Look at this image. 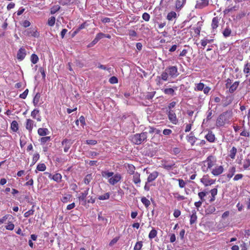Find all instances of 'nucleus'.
Listing matches in <instances>:
<instances>
[{
  "mask_svg": "<svg viewBox=\"0 0 250 250\" xmlns=\"http://www.w3.org/2000/svg\"><path fill=\"white\" fill-rule=\"evenodd\" d=\"M147 132H143L141 133H136L132 136L131 142L135 145H139L146 141Z\"/></svg>",
  "mask_w": 250,
  "mask_h": 250,
  "instance_id": "obj_1",
  "label": "nucleus"
},
{
  "mask_svg": "<svg viewBox=\"0 0 250 250\" xmlns=\"http://www.w3.org/2000/svg\"><path fill=\"white\" fill-rule=\"evenodd\" d=\"M142 18L146 21H149L150 19V15L147 13H144L142 15Z\"/></svg>",
  "mask_w": 250,
  "mask_h": 250,
  "instance_id": "obj_55",
  "label": "nucleus"
},
{
  "mask_svg": "<svg viewBox=\"0 0 250 250\" xmlns=\"http://www.w3.org/2000/svg\"><path fill=\"white\" fill-rule=\"evenodd\" d=\"M237 153V148L235 146H233L229 151V156L232 159L235 158Z\"/></svg>",
  "mask_w": 250,
  "mask_h": 250,
  "instance_id": "obj_28",
  "label": "nucleus"
},
{
  "mask_svg": "<svg viewBox=\"0 0 250 250\" xmlns=\"http://www.w3.org/2000/svg\"><path fill=\"white\" fill-rule=\"evenodd\" d=\"M51 140L50 136H45L42 137L40 141L41 144H44L47 142L50 141Z\"/></svg>",
  "mask_w": 250,
  "mask_h": 250,
  "instance_id": "obj_42",
  "label": "nucleus"
},
{
  "mask_svg": "<svg viewBox=\"0 0 250 250\" xmlns=\"http://www.w3.org/2000/svg\"><path fill=\"white\" fill-rule=\"evenodd\" d=\"M192 214L191 215H190V225H192L193 224L195 223L197 220V215L196 214L195 210H193L192 211Z\"/></svg>",
  "mask_w": 250,
  "mask_h": 250,
  "instance_id": "obj_21",
  "label": "nucleus"
},
{
  "mask_svg": "<svg viewBox=\"0 0 250 250\" xmlns=\"http://www.w3.org/2000/svg\"><path fill=\"white\" fill-rule=\"evenodd\" d=\"M157 232L156 229H153L149 232L148 237L151 239L155 238L157 235Z\"/></svg>",
  "mask_w": 250,
  "mask_h": 250,
  "instance_id": "obj_40",
  "label": "nucleus"
},
{
  "mask_svg": "<svg viewBox=\"0 0 250 250\" xmlns=\"http://www.w3.org/2000/svg\"><path fill=\"white\" fill-rule=\"evenodd\" d=\"M187 141L190 143L191 146H193L197 140V138H196L192 132H191L189 135L187 136Z\"/></svg>",
  "mask_w": 250,
  "mask_h": 250,
  "instance_id": "obj_16",
  "label": "nucleus"
},
{
  "mask_svg": "<svg viewBox=\"0 0 250 250\" xmlns=\"http://www.w3.org/2000/svg\"><path fill=\"white\" fill-rule=\"evenodd\" d=\"M168 74L166 70V69H165V71L163 72L160 76H157L156 78V81L159 82V83H160V80H162L164 81H167L168 80Z\"/></svg>",
  "mask_w": 250,
  "mask_h": 250,
  "instance_id": "obj_8",
  "label": "nucleus"
},
{
  "mask_svg": "<svg viewBox=\"0 0 250 250\" xmlns=\"http://www.w3.org/2000/svg\"><path fill=\"white\" fill-rule=\"evenodd\" d=\"M229 112L225 111L221 114L216 120V126L217 127L224 126L225 124L229 122L230 117L229 116Z\"/></svg>",
  "mask_w": 250,
  "mask_h": 250,
  "instance_id": "obj_2",
  "label": "nucleus"
},
{
  "mask_svg": "<svg viewBox=\"0 0 250 250\" xmlns=\"http://www.w3.org/2000/svg\"><path fill=\"white\" fill-rule=\"evenodd\" d=\"M200 181L205 187H207L215 183V180L209 179V176L207 174L204 175L202 178L200 179Z\"/></svg>",
  "mask_w": 250,
  "mask_h": 250,
  "instance_id": "obj_5",
  "label": "nucleus"
},
{
  "mask_svg": "<svg viewBox=\"0 0 250 250\" xmlns=\"http://www.w3.org/2000/svg\"><path fill=\"white\" fill-rule=\"evenodd\" d=\"M33 121L31 119H27L26 128L29 130L30 132H31L33 128Z\"/></svg>",
  "mask_w": 250,
  "mask_h": 250,
  "instance_id": "obj_24",
  "label": "nucleus"
},
{
  "mask_svg": "<svg viewBox=\"0 0 250 250\" xmlns=\"http://www.w3.org/2000/svg\"><path fill=\"white\" fill-rule=\"evenodd\" d=\"M208 5V0H201L197 1L195 8L198 9H202Z\"/></svg>",
  "mask_w": 250,
  "mask_h": 250,
  "instance_id": "obj_10",
  "label": "nucleus"
},
{
  "mask_svg": "<svg viewBox=\"0 0 250 250\" xmlns=\"http://www.w3.org/2000/svg\"><path fill=\"white\" fill-rule=\"evenodd\" d=\"M250 166V159H246L243 162V168L245 169H247Z\"/></svg>",
  "mask_w": 250,
  "mask_h": 250,
  "instance_id": "obj_45",
  "label": "nucleus"
},
{
  "mask_svg": "<svg viewBox=\"0 0 250 250\" xmlns=\"http://www.w3.org/2000/svg\"><path fill=\"white\" fill-rule=\"evenodd\" d=\"M229 173L227 174V177L229 178H231L234 174V173L235 172V167H233L231 168H230L229 170Z\"/></svg>",
  "mask_w": 250,
  "mask_h": 250,
  "instance_id": "obj_49",
  "label": "nucleus"
},
{
  "mask_svg": "<svg viewBox=\"0 0 250 250\" xmlns=\"http://www.w3.org/2000/svg\"><path fill=\"white\" fill-rule=\"evenodd\" d=\"M101 175L103 177H105L108 178L109 177H111L114 175V172H109L108 171H102L101 172Z\"/></svg>",
  "mask_w": 250,
  "mask_h": 250,
  "instance_id": "obj_26",
  "label": "nucleus"
},
{
  "mask_svg": "<svg viewBox=\"0 0 250 250\" xmlns=\"http://www.w3.org/2000/svg\"><path fill=\"white\" fill-rule=\"evenodd\" d=\"M168 117L169 120L173 124H176L177 122V119L176 114L173 110H170L168 113Z\"/></svg>",
  "mask_w": 250,
  "mask_h": 250,
  "instance_id": "obj_9",
  "label": "nucleus"
},
{
  "mask_svg": "<svg viewBox=\"0 0 250 250\" xmlns=\"http://www.w3.org/2000/svg\"><path fill=\"white\" fill-rule=\"evenodd\" d=\"M104 36H105V34L100 32L97 34L95 38H96L98 41H100L101 39L104 38Z\"/></svg>",
  "mask_w": 250,
  "mask_h": 250,
  "instance_id": "obj_61",
  "label": "nucleus"
},
{
  "mask_svg": "<svg viewBox=\"0 0 250 250\" xmlns=\"http://www.w3.org/2000/svg\"><path fill=\"white\" fill-rule=\"evenodd\" d=\"M175 165V164L173 162L170 164H168L167 162H165L162 164V167L167 170H170L172 169L173 167H176Z\"/></svg>",
  "mask_w": 250,
  "mask_h": 250,
  "instance_id": "obj_13",
  "label": "nucleus"
},
{
  "mask_svg": "<svg viewBox=\"0 0 250 250\" xmlns=\"http://www.w3.org/2000/svg\"><path fill=\"white\" fill-rule=\"evenodd\" d=\"M24 34L27 36H32L35 38H38L40 36V33L35 30L34 28L30 27L26 29L24 32Z\"/></svg>",
  "mask_w": 250,
  "mask_h": 250,
  "instance_id": "obj_4",
  "label": "nucleus"
},
{
  "mask_svg": "<svg viewBox=\"0 0 250 250\" xmlns=\"http://www.w3.org/2000/svg\"><path fill=\"white\" fill-rule=\"evenodd\" d=\"M208 193V192L202 191L199 192L198 195L201 200L203 202L205 201L204 197L206 196Z\"/></svg>",
  "mask_w": 250,
  "mask_h": 250,
  "instance_id": "obj_48",
  "label": "nucleus"
},
{
  "mask_svg": "<svg viewBox=\"0 0 250 250\" xmlns=\"http://www.w3.org/2000/svg\"><path fill=\"white\" fill-rule=\"evenodd\" d=\"M39 61L38 56L35 54H32L31 56V61L33 64H36Z\"/></svg>",
  "mask_w": 250,
  "mask_h": 250,
  "instance_id": "obj_39",
  "label": "nucleus"
},
{
  "mask_svg": "<svg viewBox=\"0 0 250 250\" xmlns=\"http://www.w3.org/2000/svg\"><path fill=\"white\" fill-rule=\"evenodd\" d=\"M48 178L51 179H53L56 182H60L61 181L62 176L60 173H56L55 174L52 175L51 174H49Z\"/></svg>",
  "mask_w": 250,
  "mask_h": 250,
  "instance_id": "obj_11",
  "label": "nucleus"
},
{
  "mask_svg": "<svg viewBox=\"0 0 250 250\" xmlns=\"http://www.w3.org/2000/svg\"><path fill=\"white\" fill-rule=\"evenodd\" d=\"M224 170L223 167L220 166L218 167H216L212 169L211 173L214 176H218L223 173Z\"/></svg>",
  "mask_w": 250,
  "mask_h": 250,
  "instance_id": "obj_12",
  "label": "nucleus"
},
{
  "mask_svg": "<svg viewBox=\"0 0 250 250\" xmlns=\"http://www.w3.org/2000/svg\"><path fill=\"white\" fill-rule=\"evenodd\" d=\"M177 181L179 182V186L181 188H183L185 187L186 183L185 182L181 179H177Z\"/></svg>",
  "mask_w": 250,
  "mask_h": 250,
  "instance_id": "obj_58",
  "label": "nucleus"
},
{
  "mask_svg": "<svg viewBox=\"0 0 250 250\" xmlns=\"http://www.w3.org/2000/svg\"><path fill=\"white\" fill-rule=\"evenodd\" d=\"M86 144L89 145H95L97 144V141L95 140H87Z\"/></svg>",
  "mask_w": 250,
  "mask_h": 250,
  "instance_id": "obj_60",
  "label": "nucleus"
},
{
  "mask_svg": "<svg viewBox=\"0 0 250 250\" xmlns=\"http://www.w3.org/2000/svg\"><path fill=\"white\" fill-rule=\"evenodd\" d=\"M110 195L109 192H106L104 195L99 196L98 198L100 200H107L109 198Z\"/></svg>",
  "mask_w": 250,
  "mask_h": 250,
  "instance_id": "obj_33",
  "label": "nucleus"
},
{
  "mask_svg": "<svg viewBox=\"0 0 250 250\" xmlns=\"http://www.w3.org/2000/svg\"><path fill=\"white\" fill-rule=\"evenodd\" d=\"M75 0H60L58 2L60 4L65 6L70 5L74 2Z\"/></svg>",
  "mask_w": 250,
  "mask_h": 250,
  "instance_id": "obj_19",
  "label": "nucleus"
},
{
  "mask_svg": "<svg viewBox=\"0 0 250 250\" xmlns=\"http://www.w3.org/2000/svg\"><path fill=\"white\" fill-rule=\"evenodd\" d=\"M217 188H214L210 190V193L211 194V196H215V195L217 194Z\"/></svg>",
  "mask_w": 250,
  "mask_h": 250,
  "instance_id": "obj_64",
  "label": "nucleus"
},
{
  "mask_svg": "<svg viewBox=\"0 0 250 250\" xmlns=\"http://www.w3.org/2000/svg\"><path fill=\"white\" fill-rule=\"evenodd\" d=\"M231 33V29L229 27H227L224 30L223 34V36L226 38L229 37Z\"/></svg>",
  "mask_w": 250,
  "mask_h": 250,
  "instance_id": "obj_36",
  "label": "nucleus"
},
{
  "mask_svg": "<svg viewBox=\"0 0 250 250\" xmlns=\"http://www.w3.org/2000/svg\"><path fill=\"white\" fill-rule=\"evenodd\" d=\"M165 94L173 96L175 94L174 89L172 88H166L164 90Z\"/></svg>",
  "mask_w": 250,
  "mask_h": 250,
  "instance_id": "obj_30",
  "label": "nucleus"
},
{
  "mask_svg": "<svg viewBox=\"0 0 250 250\" xmlns=\"http://www.w3.org/2000/svg\"><path fill=\"white\" fill-rule=\"evenodd\" d=\"M141 202L146 208H147L150 205V201L145 197H143L141 198Z\"/></svg>",
  "mask_w": 250,
  "mask_h": 250,
  "instance_id": "obj_37",
  "label": "nucleus"
},
{
  "mask_svg": "<svg viewBox=\"0 0 250 250\" xmlns=\"http://www.w3.org/2000/svg\"><path fill=\"white\" fill-rule=\"evenodd\" d=\"M5 228L7 230H12L14 228V225L12 223L9 222L8 224L5 226Z\"/></svg>",
  "mask_w": 250,
  "mask_h": 250,
  "instance_id": "obj_59",
  "label": "nucleus"
},
{
  "mask_svg": "<svg viewBox=\"0 0 250 250\" xmlns=\"http://www.w3.org/2000/svg\"><path fill=\"white\" fill-rule=\"evenodd\" d=\"M212 158V156H209L207 159V161L208 162V168H207V169L208 168H210L213 166V162H212V161L211 160V158Z\"/></svg>",
  "mask_w": 250,
  "mask_h": 250,
  "instance_id": "obj_43",
  "label": "nucleus"
},
{
  "mask_svg": "<svg viewBox=\"0 0 250 250\" xmlns=\"http://www.w3.org/2000/svg\"><path fill=\"white\" fill-rule=\"evenodd\" d=\"M243 72L245 74L250 73V63L247 62L244 66Z\"/></svg>",
  "mask_w": 250,
  "mask_h": 250,
  "instance_id": "obj_46",
  "label": "nucleus"
},
{
  "mask_svg": "<svg viewBox=\"0 0 250 250\" xmlns=\"http://www.w3.org/2000/svg\"><path fill=\"white\" fill-rule=\"evenodd\" d=\"M120 238V237L118 236V237H116L115 238H114L109 243V246L111 247L113 245H114L115 243H116L117 242V241L119 240Z\"/></svg>",
  "mask_w": 250,
  "mask_h": 250,
  "instance_id": "obj_54",
  "label": "nucleus"
},
{
  "mask_svg": "<svg viewBox=\"0 0 250 250\" xmlns=\"http://www.w3.org/2000/svg\"><path fill=\"white\" fill-rule=\"evenodd\" d=\"M166 70L169 76L173 78H176L179 74L176 66H169L166 68Z\"/></svg>",
  "mask_w": 250,
  "mask_h": 250,
  "instance_id": "obj_3",
  "label": "nucleus"
},
{
  "mask_svg": "<svg viewBox=\"0 0 250 250\" xmlns=\"http://www.w3.org/2000/svg\"><path fill=\"white\" fill-rule=\"evenodd\" d=\"M239 83V82H235L229 86V91L230 93H233L236 90L238 86Z\"/></svg>",
  "mask_w": 250,
  "mask_h": 250,
  "instance_id": "obj_25",
  "label": "nucleus"
},
{
  "mask_svg": "<svg viewBox=\"0 0 250 250\" xmlns=\"http://www.w3.org/2000/svg\"><path fill=\"white\" fill-rule=\"evenodd\" d=\"M122 178V176L120 174L116 173L114 174L108 180V182L112 185H114L117 183L119 182Z\"/></svg>",
  "mask_w": 250,
  "mask_h": 250,
  "instance_id": "obj_6",
  "label": "nucleus"
},
{
  "mask_svg": "<svg viewBox=\"0 0 250 250\" xmlns=\"http://www.w3.org/2000/svg\"><path fill=\"white\" fill-rule=\"evenodd\" d=\"M133 181L135 184H139L141 182V180L140 178V174L136 172V173L133 174Z\"/></svg>",
  "mask_w": 250,
  "mask_h": 250,
  "instance_id": "obj_20",
  "label": "nucleus"
},
{
  "mask_svg": "<svg viewBox=\"0 0 250 250\" xmlns=\"http://www.w3.org/2000/svg\"><path fill=\"white\" fill-rule=\"evenodd\" d=\"M204 86V84L203 83H200L197 84L196 87L195 88V90L198 91H201L203 89Z\"/></svg>",
  "mask_w": 250,
  "mask_h": 250,
  "instance_id": "obj_52",
  "label": "nucleus"
},
{
  "mask_svg": "<svg viewBox=\"0 0 250 250\" xmlns=\"http://www.w3.org/2000/svg\"><path fill=\"white\" fill-rule=\"evenodd\" d=\"M40 158V155L39 153H35L33 155V159H32V163L31 164L30 166H33L39 159Z\"/></svg>",
  "mask_w": 250,
  "mask_h": 250,
  "instance_id": "obj_41",
  "label": "nucleus"
},
{
  "mask_svg": "<svg viewBox=\"0 0 250 250\" xmlns=\"http://www.w3.org/2000/svg\"><path fill=\"white\" fill-rule=\"evenodd\" d=\"M219 19L217 17H214L212 21L211 27L213 29H215L218 26Z\"/></svg>",
  "mask_w": 250,
  "mask_h": 250,
  "instance_id": "obj_22",
  "label": "nucleus"
},
{
  "mask_svg": "<svg viewBox=\"0 0 250 250\" xmlns=\"http://www.w3.org/2000/svg\"><path fill=\"white\" fill-rule=\"evenodd\" d=\"M135 169V167L133 165L128 164L127 167V172L130 174H133Z\"/></svg>",
  "mask_w": 250,
  "mask_h": 250,
  "instance_id": "obj_34",
  "label": "nucleus"
},
{
  "mask_svg": "<svg viewBox=\"0 0 250 250\" xmlns=\"http://www.w3.org/2000/svg\"><path fill=\"white\" fill-rule=\"evenodd\" d=\"M61 8L60 6L59 5H55L52 6L50 9V13L52 15L55 14Z\"/></svg>",
  "mask_w": 250,
  "mask_h": 250,
  "instance_id": "obj_31",
  "label": "nucleus"
},
{
  "mask_svg": "<svg viewBox=\"0 0 250 250\" xmlns=\"http://www.w3.org/2000/svg\"><path fill=\"white\" fill-rule=\"evenodd\" d=\"M89 188H87L83 192H82L81 193L80 196L78 197V199H83L86 198L87 195L88 194V191H89Z\"/></svg>",
  "mask_w": 250,
  "mask_h": 250,
  "instance_id": "obj_38",
  "label": "nucleus"
},
{
  "mask_svg": "<svg viewBox=\"0 0 250 250\" xmlns=\"http://www.w3.org/2000/svg\"><path fill=\"white\" fill-rule=\"evenodd\" d=\"M109 82L111 84L117 83L118 82V78L115 76H112L109 78Z\"/></svg>",
  "mask_w": 250,
  "mask_h": 250,
  "instance_id": "obj_50",
  "label": "nucleus"
},
{
  "mask_svg": "<svg viewBox=\"0 0 250 250\" xmlns=\"http://www.w3.org/2000/svg\"><path fill=\"white\" fill-rule=\"evenodd\" d=\"M46 168V167L43 163L39 164L37 167V170L40 171H44Z\"/></svg>",
  "mask_w": 250,
  "mask_h": 250,
  "instance_id": "obj_35",
  "label": "nucleus"
},
{
  "mask_svg": "<svg viewBox=\"0 0 250 250\" xmlns=\"http://www.w3.org/2000/svg\"><path fill=\"white\" fill-rule=\"evenodd\" d=\"M11 128L14 132H17L19 129V125L16 121H13L11 124Z\"/></svg>",
  "mask_w": 250,
  "mask_h": 250,
  "instance_id": "obj_27",
  "label": "nucleus"
},
{
  "mask_svg": "<svg viewBox=\"0 0 250 250\" xmlns=\"http://www.w3.org/2000/svg\"><path fill=\"white\" fill-rule=\"evenodd\" d=\"M39 110L38 109H35L31 112V116L33 117L34 119H36V115L39 114Z\"/></svg>",
  "mask_w": 250,
  "mask_h": 250,
  "instance_id": "obj_57",
  "label": "nucleus"
},
{
  "mask_svg": "<svg viewBox=\"0 0 250 250\" xmlns=\"http://www.w3.org/2000/svg\"><path fill=\"white\" fill-rule=\"evenodd\" d=\"M41 98V94L39 92H38L36 94L35 96H34L33 100V104L35 106H37L39 101L40 99Z\"/></svg>",
  "mask_w": 250,
  "mask_h": 250,
  "instance_id": "obj_23",
  "label": "nucleus"
},
{
  "mask_svg": "<svg viewBox=\"0 0 250 250\" xmlns=\"http://www.w3.org/2000/svg\"><path fill=\"white\" fill-rule=\"evenodd\" d=\"M55 18L54 17H50L48 20V24L50 26H53L55 24Z\"/></svg>",
  "mask_w": 250,
  "mask_h": 250,
  "instance_id": "obj_51",
  "label": "nucleus"
},
{
  "mask_svg": "<svg viewBox=\"0 0 250 250\" xmlns=\"http://www.w3.org/2000/svg\"><path fill=\"white\" fill-rule=\"evenodd\" d=\"M26 55V51L23 47H21L18 51L17 58L20 61L23 60Z\"/></svg>",
  "mask_w": 250,
  "mask_h": 250,
  "instance_id": "obj_7",
  "label": "nucleus"
},
{
  "mask_svg": "<svg viewBox=\"0 0 250 250\" xmlns=\"http://www.w3.org/2000/svg\"><path fill=\"white\" fill-rule=\"evenodd\" d=\"M176 13L174 11H171L168 13L167 19L168 21H171L173 18H175L176 17Z\"/></svg>",
  "mask_w": 250,
  "mask_h": 250,
  "instance_id": "obj_32",
  "label": "nucleus"
},
{
  "mask_svg": "<svg viewBox=\"0 0 250 250\" xmlns=\"http://www.w3.org/2000/svg\"><path fill=\"white\" fill-rule=\"evenodd\" d=\"M215 210L216 209L214 206H209L206 209L205 213L206 214H212L215 211Z\"/></svg>",
  "mask_w": 250,
  "mask_h": 250,
  "instance_id": "obj_29",
  "label": "nucleus"
},
{
  "mask_svg": "<svg viewBox=\"0 0 250 250\" xmlns=\"http://www.w3.org/2000/svg\"><path fill=\"white\" fill-rule=\"evenodd\" d=\"M34 207V206H33L32 207V209L29 210L28 211H26L24 214V216L26 218L28 217L30 215H33L34 214V212L35 211V210L33 209Z\"/></svg>",
  "mask_w": 250,
  "mask_h": 250,
  "instance_id": "obj_44",
  "label": "nucleus"
},
{
  "mask_svg": "<svg viewBox=\"0 0 250 250\" xmlns=\"http://www.w3.org/2000/svg\"><path fill=\"white\" fill-rule=\"evenodd\" d=\"M143 246V242L142 241H138L137 242L134 247V250H140Z\"/></svg>",
  "mask_w": 250,
  "mask_h": 250,
  "instance_id": "obj_47",
  "label": "nucleus"
},
{
  "mask_svg": "<svg viewBox=\"0 0 250 250\" xmlns=\"http://www.w3.org/2000/svg\"><path fill=\"white\" fill-rule=\"evenodd\" d=\"M186 2L184 0H176L175 2V7L177 10H181L184 6Z\"/></svg>",
  "mask_w": 250,
  "mask_h": 250,
  "instance_id": "obj_18",
  "label": "nucleus"
},
{
  "mask_svg": "<svg viewBox=\"0 0 250 250\" xmlns=\"http://www.w3.org/2000/svg\"><path fill=\"white\" fill-rule=\"evenodd\" d=\"M205 138L209 142L213 143L215 141V135L211 131H209L208 133L205 136Z\"/></svg>",
  "mask_w": 250,
  "mask_h": 250,
  "instance_id": "obj_14",
  "label": "nucleus"
},
{
  "mask_svg": "<svg viewBox=\"0 0 250 250\" xmlns=\"http://www.w3.org/2000/svg\"><path fill=\"white\" fill-rule=\"evenodd\" d=\"M38 133L40 136H45L49 133L48 129L46 128H39Z\"/></svg>",
  "mask_w": 250,
  "mask_h": 250,
  "instance_id": "obj_17",
  "label": "nucleus"
},
{
  "mask_svg": "<svg viewBox=\"0 0 250 250\" xmlns=\"http://www.w3.org/2000/svg\"><path fill=\"white\" fill-rule=\"evenodd\" d=\"M155 92L148 93L146 96L145 98L146 99L150 100H151L154 96Z\"/></svg>",
  "mask_w": 250,
  "mask_h": 250,
  "instance_id": "obj_56",
  "label": "nucleus"
},
{
  "mask_svg": "<svg viewBox=\"0 0 250 250\" xmlns=\"http://www.w3.org/2000/svg\"><path fill=\"white\" fill-rule=\"evenodd\" d=\"M30 24H31V23H30V21L27 20H25L21 23L22 26L25 28L29 27L30 25Z\"/></svg>",
  "mask_w": 250,
  "mask_h": 250,
  "instance_id": "obj_63",
  "label": "nucleus"
},
{
  "mask_svg": "<svg viewBox=\"0 0 250 250\" xmlns=\"http://www.w3.org/2000/svg\"><path fill=\"white\" fill-rule=\"evenodd\" d=\"M91 175L87 174L84 179V182L85 184H89L90 181Z\"/></svg>",
  "mask_w": 250,
  "mask_h": 250,
  "instance_id": "obj_62",
  "label": "nucleus"
},
{
  "mask_svg": "<svg viewBox=\"0 0 250 250\" xmlns=\"http://www.w3.org/2000/svg\"><path fill=\"white\" fill-rule=\"evenodd\" d=\"M158 175L159 173L156 171L150 173L147 177V182L150 183L155 180V179L158 177Z\"/></svg>",
  "mask_w": 250,
  "mask_h": 250,
  "instance_id": "obj_15",
  "label": "nucleus"
},
{
  "mask_svg": "<svg viewBox=\"0 0 250 250\" xmlns=\"http://www.w3.org/2000/svg\"><path fill=\"white\" fill-rule=\"evenodd\" d=\"M28 89H26L20 95V98L23 99H25L28 95Z\"/></svg>",
  "mask_w": 250,
  "mask_h": 250,
  "instance_id": "obj_53",
  "label": "nucleus"
}]
</instances>
